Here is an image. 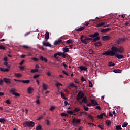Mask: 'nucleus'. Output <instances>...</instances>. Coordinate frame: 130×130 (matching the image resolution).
I'll return each instance as SVG.
<instances>
[{
	"instance_id": "obj_41",
	"label": "nucleus",
	"mask_w": 130,
	"mask_h": 130,
	"mask_svg": "<svg viewBox=\"0 0 130 130\" xmlns=\"http://www.w3.org/2000/svg\"><path fill=\"white\" fill-rule=\"evenodd\" d=\"M89 54H95V52L92 49H89Z\"/></svg>"
},
{
	"instance_id": "obj_49",
	"label": "nucleus",
	"mask_w": 130,
	"mask_h": 130,
	"mask_svg": "<svg viewBox=\"0 0 130 130\" xmlns=\"http://www.w3.org/2000/svg\"><path fill=\"white\" fill-rule=\"evenodd\" d=\"M14 96H15V97H20V96H21V94H20V93H18L17 92H15L14 94Z\"/></svg>"
},
{
	"instance_id": "obj_22",
	"label": "nucleus",
	"mask_w": 130,
	"mask_h": 130,
	"mask_svg": "<svg viewBox=\"0 0 130 130\" xmlns=\"http://www.w3.org/2000/svg\"><path fill=\"white\" fill-rule=\"evenodd\" d=\"M16 92H17V89L15 88H13L10 90V93H12L13 95H14Z\"/></svg>"
},
{
	"instance_id": "obj_62",
	"label": "nucleus",
	"mask_w": 130,
	"mask_h": 130,
	"mask_svg": "<svg viewBox=\"0 0 130 130\" xmlns=\"http://www.w3.org/2000/svg\"><path fill=\"white\" fill-rule=\"evenodd\" d=\"M24 62H25V60H23L20 63V66H23V64H24Z\"/></svg>"
},
{
	"instance_id": "obj_45",
	"label": "nucleus",
	"mask_w": 130,
	"mask_h": 130,
	"mask_svg": "<svg viewBox=\"0 0 130 130\" xmlns=\"http://www.w3.org/2000/svg\"><path fill=\"white\" fill-rule=\"evenodd\" d=\"M42 129V127L41 125H39L36 127V130H41Z\"/></svg>"
},
{
	"instance_id": "obj_15",
	"label": "nucleus",
	"mask_w": 130,
	"mask_h": 130,
	"mask_svg": "<svg viewBox=\"0 0 130 130\" xmlns=\"http://www.w3.org/2000/svg\"><path fill=\"white\" fill-rule=\"evenodd\" d=\"M94 45L96 46V47H100V46H102V43L101 42H96L93 43Z\"/></svg>"
},
{
	"instance_id": "obj_50",
	"label": "nucleus",
	"mask_w": 130,
	"mask_h": 130,
	"mask_svg": "<svg viewBox=\"0 0 130 130\" xmlns=\"http://www.w3.org/2000/svg\"><path fill=\"white\" fill-rule=\"evenodd\" d=\"M70 86L71 87H74L75 88H78V86L75 85V84H74L73 83H71V84H70Z\"/></svg>"
},
{
	"instance_id": "obj_34",
	"label": "nucleus",
	"mask_w": 130,
	"mask_h": 130,
	"mask_svg": "<svg viewBox=\"0 0 130 130\" xmlns=\"http://www.w3.org/2000/svg\"><path fill=\"white\" fill-rule=\"evenodd\" d=\"M70 51V50H69V48L65 47L63 48V51L64 53H66V52H69V51Z\"/></svg>"
},
{
	"instance_id": "obj_21",
	"label": "nucleus",
	"mask_w": 130,
	"mask_h": 130,
	"mask_svg": "<svg viewBox=\"0 0 130 130\" xmlns=\"http://www.w3.org/2000/svg\"><path fill=\"white\" fill-rule=\"evenodd\" d=\"M111 30V28H106V29H103L101 30V33H106L108 32V31H110Z\"/></svg>"
},
{
	"instance_id": "obj_52",
	"label": "nucleus",
	"mask_w": 130,
	"mask_h": 130,
	"mask_svg": "<svg viewBox=\"0 0 130 130\" xmlns=\"http://www.w3.org/2000/svg\"><path fill=\"white\" fill-rule=\"evenodd\" d=\"M31 59H32V60H34V61H38V60H39V58H35V57L32 58Z\"/></svg>"
},
{
	"instance_id": "obj_44",
	"label": "nucleus",
	"mask_w": 130,
	"mask_h": 130,
	"mask_svg": "<svg viewBox=\"0 0 130 130\" xmlns=\"http://www.w3.org/2000/svg\"><path fill=\"white\" fill-rule=\"evenodd\" d=\"M61 97L63 99H67V98H66V95H64V93L62 92H61Z\"/></svg>"
},
{
	"instance_id": "obj_11",
	"label": "nucleus",
	"mask_w": 130,
	"mask_h": 130,
	"mask_svg": "<svg viewBox=\"0 0 130 130\" xmlns=\"http://www.w3.org/2000/svg\"><path fill=\"white\" fill-rule=\"evenodd\" d=\"M89 36L91 38H96V37H99V33L95 32L94 34L89 35Z\"/></svg>"
},
{
	"instance_id": "obj_48",
	"label": "nucleus",
	"mask_w": 130,
	"mask_h": 130,
	"mask_svg": "<svg viewBox=\"0 0 130 130\" xmlns=\"http://www.w3.org/2000/svg\"><path fill=\"white\" fill-rule=\"evenodd\" d=\"M6 121V119H5L4 118H0V122H1V123H4V122H5Z\"/></svg>"
},
{
	"instance_id": "obj_55",
	"label": "nucleus",
	"mask_w": 130,
	"mask_h": 130,
	"mask_svg": "<svg viewBox=\"0 0 130 130\" xmlns=\"http://www.w3.org/2000/svg\"><path fill=\"white\" fill-rule=\"evenodd\" d=\"M81 80L82 83H83V82L86 81V79H85L83 76L81 77Z\"/></svg>"
},
{
	"instance_id": "obj_35",
	"label": "nucleus",
	"mask_w": 130,
	"mask_h": 130,
	"mask_svg": "<svg viewBox=\"0 0 130 130\" xmlns=\"http://www.w3.org/2000/svg\"><path fill=\"white\" fill-rule=\"evenodd\" d=\"M73 42V41L72 39H69L66 41V43H67V44H72Z\"/></svg>"
},
{
	"instance_id": "obj_8",
	"label": "nucleus",
	"mask_w": 130,
	"mask_h": 130,
	"mask_svg": "<svg viewBox=\"0 0 130 130\" xmlns=\"http://www.w3.org/2000/svg\"><path fill=\"white\" fill-rule=\"evenodd\" d=\"M3 81L4 82L6 83V84H7L8 85H9V84H11V83H12V81H11V79H10V78H4Z\"/></svg>"
},
{
	"instance_id": "obj_9",
	"label": "nucleus",
	"mask_w": 130,
	"mask_h": 130,
	"mask_svg": "<svg viewBox=\"0 0 130 130\" xmlns=\"http://www.w3.org/2000/svg\"><path fill=\"white\" fill-rule=\"evenodd\" d=\"M114 56H115L118 59H121L122 58H124L123 55L120 54L119 53L115 54V55H114Z\"/></svg>"
},
{
	"instance_id": "obj_20",
	"label": "nucleus",
	"mask_w": 130,
	"mask_h": 130,
	"mask_svg": "<svg viewBox=\"0 0 130 130\" xmlns=\"http://www.w3.org/2000/svg\"><path fill=\"white\" fill-rule=\"evenodd\" d=\"M105 25V22H101L96 24V28H100V27H103Z\"/></svg>"
},
{
	"instance_id": "obj_19",
	"label": "nucleus",
	"mask_w": 130,
	"mask_h": 130,
	"mask_svg": "<svg viewBox=\"0 0 130 130\" xmlns=\"http://www.w3.org/2000/svg\"><path fill=\"white\" fill-rule=\"evenodd\" d=\"M87 101H88V100L87 99V97H84L82 99L81 101L80 102V104H82V103H87Z\"/></svg>"
},
{
	"instance_id": "obj_27",
	"label": "nucleus",
	"mask_w": 130,
	"mask_h": 130,
	"mask_svg": "<svg viewBox=\"0 0 130 130\" xmlns=\"http://www.w3.org/2000/svg\"><path fill=\"white\" fill-rule=\"evenodd\" d=\"M81 110L80 109V108L75 107L74 108V109L73 110L74 113H76V112H79Z\"/></svg>"
},
{
	"instance_id": "obj_37",
	"label": "nucleus",
	"mask_w": 130,
	"mask_h": 130,
	"mask_svg": "<svg viewBox=\"0 0 130 130\" xmlns=\"http://www.w3.org/2000/svg\"><path fill=\"white\" fill-rule=\"evenodd\" d=\"M115 66V63L112 62H109V67H114Z\"/></svg>"
},
{
	"instance_id": "obj_1",
	"label": "nucleus",
	"mask_w": 130,
	"mask_h": 130,
	"mask_svg": "<svg viewBox=\"0 0 130 130\" xmlns=\"http://www.w3.org/2000/svg\"><path fill=\"white\" fill-rule=\"evenodd\" d=\"M117 53H120L121 54L122 53H124V48H123V47L121 46H119L118 47L113 46H112L111 50L105 51V52H103L102 54V55L114 56V55H115V54H117Z\"/></svg>"
},
{
	"instance_id": "obj_32",
	"label": "nucleus",
	"mask_w": 130,
	"mask_h": 130,
	"mask_svg": "<svg viewBox=\"0 0 130 130\" xmlns=\"http://www.w3.org/2000/svg\"><path fill=\"white\" fill-rule=\"evenodd\" d=\"M106 123L107 126H109V125H111V121H110V120H106Z\"/></svg>"
},
{
	"instance_id": "obj_28",
	"label": "nucleus",
	"mask_w": 130,
	"mask_h": 130,
	"mask_svg": "<svg viewBox=\"0 0 130 130\" xmlns=\"http://www.w3.org/2000/svg\"><path fill=\"white\" fill-rule=\"evenodd\" d=\"M84 30H85V27H81L76 29V31L77 32H82V31H84Z\"/></svg>"
},
{
	"instance_id": "obj_7",
	"label": "nucleus",
	"mask_w": 130,
	"mask_h": 130,
	"mask_svg": "<svg viewBox=\"0 0 130 130\" xmlns=\"http://www.w3.org/2000/svg\"><path fill=\"white\" fill-rule=\"evenodd\" d=\"M14 80L15 82H20L21 83H23V84H29L30 83V80H17L16 79H14Z\"/></svg>"
},
{
	"instance_id": "obj_14",
	"label": "nucleus",
	"mask_w": 130,
	"mask_h": 130,
	"mask_svg": "<svg viewBox=\"0 0 130 130\" xmlns=\"http://www.w3.org/2000/svg\"><path fill=\"white\" fill-rule=\"evenodd\" d=\"M61 43H62V40H56L54 42V45H58L59 44H61Z\"/></svg>"
},
{
	"instance_id": "obj_31",
	"label": "nucleus",
	"mask_w": 130,
	"mask_h": 130,
	"mask_svg": "<svg viewBox=\"0 0 130 130\" xmlns=\"http://www.w3.org/2000/svg\"><path fill=\"white\" fill-rule=\"evenodd\" d=\"M114 73H116V74H120V73H121V70L119 69H115L114 70Z\"/></svg>"
},
{
	"instance_id": "obj_17",
	"label": "nucleus",
	"mask_w": 130,
	"mask_h": 130,
	"mask_svg": "<svg viewBox=\"0 0 130 130\" xmlns=\"http://www.w3.org/2000/svg\"><path fill=\"white\" fill-rule=\"evenodd\" d=\"M103 40H110V39H111V37L109 36H103L102 37Z\"/></svg>"
},
{
	"instance_id": "obj_33",
	"label": "nucleus",
	"mask_w": 130,
	"mask_h": 130,
	"mask_svg": "<svg viewBox=\"0 0 130 130\" xmlns=\"http://www.w3.org/2000/svg\"><path fill=\"white\" fill-rule=\"evenodd\" d=\"M67 113L71 114V115H76V114L74 113V111H68Z\"/></svg>"
},
{
	"instance_id": "obj_42",
	"label": "nucleus",
	"mask_w": 130,
	"mask_h": 130,
	"mask_svg": "<svg viewBox=\"0 0 130 130\" xmlns=\"http://www.w3.org/2000/svg\"><path fill=\"white\" fill-rule=\"evenodd\" d=\"M37 72H38V69H32L30 71V73H37Z\"/></svg>"
},
{
	"instance_id": "obj_60",
	"label": "nucleus",
	"mask_w": 130,
	"mask_h": 130,
	"mask_svg": "<svg viewBox=\"0 0 130 130\" xmlns=\"http://www.w3.org/2000/svg\"><path fill=\"white\" fill-rule=\"evenodd\" d=\"M67 114L66 113H61V116L66 117L67 116Z\"/></svg>"
},
{
	"instance_id": "obj_63",
	"label": "nucleus",
	"mask_w": 130,
	"mask_h": 130,
	"mask_svg": "<svg viewBox=\"0 0 130 130\" xmlns=\"http://www.w3.org/2000/svg\"><path fill=\"white\" fill-rule=\"evenodd\" d=\"M89 87H90V88L93 87V83H92L91 81H89Z\"/></svg>"
},
{
	"instance_id": "obj_36",
	"label": "nucleus",
	"mask_w": 130,
	"mask_h": 130,
	"mask_svg": "<svg viewBox=\"0 0 130 130\" xmlns=\"http://www.w3.org/2000/svg\"><path fill=\"white\" fill-rule=\"evenodd\" d=\"M128 125V123L126 122H125L122 125V127H126V126H127Z\"/></svg>"
},
{
	"instance_id": "obj_6",
	"label": "nucleus",
	"mask_w": 130,
	"mask_h": 130,
	"mask_svg": "<svg viewBox=\"0 0 130 130\" xmlns=\"http://www.w3.org/2000/svg\"><path fill=\"white\" fill-rule=\"evenodd\" d=\"M85 96V93H83L82 91H79L77 95V100H81V99H82V98H84V96Z\"/></svg>"
},
{
	"instance_id": "obj_53",
	"label": "nucleus",
	"mask_w": 130,
	"mask_h": 130,
	"mask_svg": "<svg viewBox=\"0 0 130 130\" xmlns=\"http://www.w3.org/2000/svg\"><path fill=\"white\" fill-rule=\"evenodd\" d=\"M40 76V75H39V74L35 75L34 76L33 78L37 79V78H38Z\"/></svg>"
},
{
	"instance_id": "obj_46",
	"label": "nucleus",
	"mask_w": 130,
	"mask_h": 130,
	"mask_svg": "<svg viewBox=\"0 0 130 130\" xmlns=\"http://www.w3.org/2000/svg\"><path fill=\"white\" fill-rule=\"evenodd\" d=\"M98 127H99V128H100L102 130L104 129V128L103 127V125H98Z\"/></svg>"
},
{
	"instance_id": "obj_58",
	"label": "nucleus",
	"mask_w": 130,
	"mask_h": 130,
	"mask_svg": "<svg viewBox=\"0 0 130 130\" xmlns=\"http://www.w3.org/2000/svg\"><path fill=\"white\" fill-rule=\"evenodd\" d=\"M74 81L76 84H80V81L77 79H74Z\"/></svg>"
},
{
	"instance_id": "obj_61",
	"label": "nucleus",
	"mask_w": 130,
	"mask_h": 130,
	"mask_svg": "<svg viewBox=\"0 0 130 130\" xmlns=\"http://www.w3.org/2000/svg\"><path fill=\"white\" fill-rule=\"evenodd\" d=\"M62 65L64 67V68L66 69V68H68V65H67V64H66V63L63 62L62 63Z\"/></svg>"
},
{
	"instance_id": "obj_43",
	"label": "nucleus",
	"mask_w": 130,
	"mask_h": 130,
	"mask_svg": "<svg viewBox=\"0 0 130 130\" xmlns=\"http://www.w3.org/2000/svg\"><path fill=\"white\" fill-rule=\"evenodd\" d=\"M0 49L2 50H6V47L4 46V45H0Z\"/></svg>"
},
{
	"instance_id": "obj_47",
	"label": "nucleus",
	"mask_w": 130,
	"mask_h": 130,
	"mask_svg": "<svg viewBox=\"0 0 130 130\" xmlns=\"http://www.w3.org/2000/svg\"><path fill=\"white\" fill-rule=\"evenodd\" d=\"M83 108L85 111H89V108L88 107H86V106H83Z\"/></svg>"
},
{
	"instance_id": "obj_59",
	"label": "nucleus",
	"mask_w": 130,
	"mask_h": 130,
	"mask_svg": "<svg viewBox=\"0 0 130 130\" xmlns=\"http://www.w3.org/2000/svg\"><path fill=\"white\" fill-rule=\"evenodd\" d=\"M19 69H20L21 71H23V70H25V67L24 66H19Z\"/></svg>"
},
{
	"instance_id": "obj_23",
	"label": "nucleus",
	"mask_w": 130,
	"mask_h": 130,
	"mask_svg": "<svg viewBox=\"0 0 130 130\" xmlns=\"http://www.w3.org/2000/svg\"><path fill=\"white\" fill-rule=\"evenodd\" d=\"M34 90V89H33V88L29 87L27 89V92H28V94H32V93H33V90Z\"/></svg>"
},
{
	"instance_id": "obj_2",
	"label": "nucleus",
	"mask_w": 130,
	"mask_h": 130,
	"mask_svg": "<svg viewBox=\"0 0 130 130\" xmlns=\"http://www.w3.org/2000/svg\"><path fill=\"white\" fill-rule=\"evenodd\" d=\"M57 55H59V56H62L63 58H66L67 57V53L58 52L54 54V57L55 58V59H58V57H57Z\"/></svg>"
},
{
	"instance_id": "obj_4",
	"label": "nucleus",
	"mask_w": 130,
	"mask_h": 130,
	"mask_svg": "<svg viewBox=\"0 0 130 130\" xmlns=\"http://www.w3.org/2000/svg\"><path fill=\"white\" fill-rule=\"evenodd\" d=\"M126 39H127V38H119L117 41H116V44H118V45H119V44H122L124 42V41H126Z\"/></svg>"
},
{
	"instance_id": "obj_51",
	"label": "nucleus",
	"mask_w": 130,
	"mask_h": 130,
	"mask_svg": "<svg viewBox=\"0 0 130 130\" xmlns=\"http://www.w3.org/2000/svg\"><path fill=\"white\" fill-rule=\"evenodd\" d=\"M4 80L0 78V86H3L4 84Z\"/></svg>"
},
{
	"instance_id": "obj_57",
	"label": "nucleus",
	"mask_w": 130,
	"mask_h": 130,
	"mask_svg": "<svg viewBox=\"0 0 130 130\" xmlns=\"http://www.w3.org/2000/svg\"><path fill=\"white\" fill-rule=\"evenodd\" d=\"M22 47H23V48H25V49H28V48H30L29 46L26 45H23Z\"/></svg>"
},
{
	"instance_id": "obj_30",
	"label": "nucleus",
	"mask_w": 130,
	"mask_h": 130,
	"mask_svg": "<svg viewBox=\"0 0 130 130\" xmlns=\"http://www.w3.org/2000/svg\"><path fill=\"white\" fill-rule=\"evenodd\" d=\"M0 71L3 72H9V69L6 68L5 69H4V68H0Z\"/></svg>"
},
{
	"instance_id": "obj_29",
	"label": "nucleus",
	"mask_w": 130,
	"mask_h": 130,
	"mask_svg": "<svg viewBox=\"0 0 130 130\" xmlns=\"http://www.w3.org/2000/svg\"><path fill=\"white\" fill-rule=\"evenodd\" d=\"M45 38L47 40L49 39V32H46L45 34Z\"/></svg>"
},
{
	"instance_id": "obj_56",
	"label": "nucleus",
	"mask_w": 130,
	"mask_h": 130,
	"mask_svg": "<svg viewBox=\"0 0 130 130\" xmlns=\"http://www.w3.org/2000/svg\"><path fill=\"white\" fill-rule=\"evenodd\" d=\"M88 118H90L91 120H93V119H94L93 116L91 115H88Z\"/></svg>"
},
{
	"instance_id": "obj_40",
	"label": "nucleus",
	"mask_w": 130,
	"mask_h": 130,
	"mask_svg": "<svg viewBox=\"0 0 130 130\" xmlns=\"http://www.w3.org/2000/svg\"><path fill=\"white\" fill-rule=\"evenodd\" d=\"M55 86L57 88H59V86H62V84L61 83H59V82H57L55 84Z\"/></svg>"
},
{
	"instance_id": "obj_24",
	"label": "nucleus",
	"mask_w": 130,
	"mask_h": 130,
	"mask_svg": "<svg viewBox=\"0 0 130 130\" xmlns=\"http://www.w3.org/2000/svg\"><path fill=\"white\" fill-rule=\"evenodd\" d=\"M43 90H44L45 91H46V90H47V89H48V86L47 85H46L45 83H43Z\"/></svg>"
},
{
	"instance_id": "obj_25",
	"label": "nucleus",
	"mask_w": 130,
	"mask_h": 130,
	"mask_svg": "<svg viewBox=\"0 0 130 130\" xmlns=\"http://www.w3.org/2000/svg\"><path fill=\"white\" fill-rule=\"evenodd\" d=\"M100 40V37H97L96 38H94L93 40L92 41V42H96V41H98Z\"/></svg>"
},
{
	"instance_id": "obj_5",
	"label": "nucleus",
	"mask_w": 130,
	"mask_h": 130,
	"mask_svg": "<svg viewBox=\"0 0 130 130\" xmlns=\"http://www.w3.org/2000/svg\"><path fill=\"white\" fill-rule=\"evenodd\" d=\"M80 39L84 44H88L89 43V42H88V38L86 37L85 36L82 35L80 37Z\"/></svg>"
},
{
	"instance_id": "obj_38",
	"label": "nucleus",
	"mask_w": 130,
	"mask_h": 130,
	"mask_svg": "<svg viewBox=\"0 0 130 130\" xmlns=\"http://www.w3.org/2000/svg\"><path fill=\"white\" fill-rule=\"evenodd\" d=\"M15 76L17 77V78H21V77H22V75L20 73H15Z\"/></svg>"
},
{
	"instance_id": "obj_12",
	"label": "nucleus",
	"mask_w": 130,
	"mask_h": 130,
	"mask_svg": "<svg viewBox=\"0 0 130 130\" xmlns=\"http://www.w3.org/2000/svg\"><path fill=\"white\" fill-rule=\"evenodd\" d=\"M43 46L48 47H51V44L48 43V42H46L45 41H44L42 42Z\"/></svg>"
},
{
	"instance_id": "obj_3",
	"label": "nucleus",
	"mask_w": 130,
	"mask_h": 130,
	"mask_svg": "<svg viewBox=\"0 0 130 130\" xmlns=\"http://www.w3.org/2000/svg\"><path fill=\"white\" fill-rule=\"evenodd\" d=\"M23 125L25 127H33L35 125V123L33 121H24L23 122Z\"/></svg>"
},
{
	"instance_id": "obj_10",
	"label": "nucleus",
	"mask_w": 130,
	"mask_h": 130,
	"mask_svg": "<svg viewBox=\"0 0 130 130\" xmlns=\"http://www.w3.org/2000/svg\"><path fill=\"white\" fill-rule=\"evenodd\" d=\"M80 122H81V119H76L74 118L72 120V123L79 124Z\"/></svg>"
},
{
	"instance_id": "obj_26",
	"label": "nucleus",
	"mask_w": 130,
	"mask_h": 130,
	"mask_svg": "<svg viewBox=\"0 0 130 130\" xmlns=\"http://www.w3.org/2000/svg\"><path fill=\"white\" fill-rule=\"evenodd\" d=\"M79 69H80L81 71H87V70H88V68H87V67H84V66H80Z\"/></svg>"
},
{
	"instance_id": "obj_64",
	"label": "nucleus",
	"mask_w": 130,
	"mask_h": 130,
	"mask_svg": "<svg viewBox=\"0 0 130 130\" xmlns=\"http://www.w3.org/2000/svg\"><path fill=\"white\" fill-rule=\"evenodd\" d=\"M36 103L37 104H40V101H39V99H37L36 101Z\"/></svg>"
},
{
	"instance_id": "obj_54",
	"label": "nucleus",
	"mask_w": 130,
	"mask_h": 130,
	"mask_svg": "<svg viewBox=\"0 0 130 130\" xmlns=\"http://www.w3.org/2000/svg\"><path fill=\"white\" fill-rule=\"evenodd\" d=\"M5 103H7V104H11V101H10V100H6Z\"/></svg>"
},
{
	"instance_id": "obj_18",
	"label": "nucleus",
	"mask_w": 130,
	"mask_h": 130,
	"mask_svg": "<svg viewBox=\"0 0 130 130\" xmlns=\"http://www.w3.org/2000/svg\"><path fill=\"white\" fill-rule=\"evenodd\" d=\"M91 104L92 105V106H95L98 105V102L95 100H91Z\"/></svg>"
},
{
	"instance_id": "obj_39",
	"label": "nucleus",
	"mask_w": 130,
	"mask_h": 130,
	"mask_svg": "<svg viewBox=\"0 0 130 130\" xmlns=\"http://www.w3.org/2000/svg\"><path fill=\"white\" fill-rule=\"evenodd\" d=\"M116 130H122V128H121V125H117L116 126Z\"/></svg>"
},
{
	"instance_id": "obj_16",
	"label": "nucleus",
	"mask_w": 130,
	"mask_h": 130,
	"mask_svg": "<svg viewBox=\"0 0 130 130\" xmlns=\"http://www.w3.org/2000/svg\"><path fill=\"white\" fill-rule=\"evenodd\" d=\"M104 116H105V117H106V118L108 117L107 116H106V114H105V113H103L100 114L99 115H98V118H99L100 119H102Z\"/></svg>"
},
{
	"instance_id": "obj_13",
	"label": "nucleus",
	"mask_w": 130,
	"mask_h": 130,
	"mask_svg": "<svg viewBox=\"0 0 130 130\" xmlns=\"http://www.w3.org/2000/svg\"><path fill=\"white\" fill-rule=\"evenodd\" d=\"M39 58H40V60H42V61H44V62H45V63H46V62H47V61H48L47 59L46 58L43 57V56H40Z\"/></svg>"
}]
</instances>
